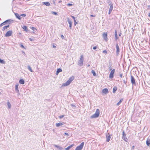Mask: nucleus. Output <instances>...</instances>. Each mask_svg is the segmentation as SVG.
Here are the masks:
<instances>
[{"label": "nucleus", "mask_w": 150, "mask_h": 150, "mask_svg": "<svg viewBox=\"0 0 150 150\" xmlns=\"http://www.w3.org/2000/svg\"><path fill=\"white\" fill-rule=\"evenodd\" d=\"M74 22V25H76V24L77 23L76 22Z\"/></svg>", "instance_id": "603ef678"}, {"label": "nucleus", "mask_w": 150, "mask_h": 150, "mask_svg": "<svg viewBox=\"0 0 150 150\" xmlns=\"http://www.w3.org/2000/svg\"><path fill=\"white\" fill-rule=\"evenodd\" d=\"M122 74H120V77L122 78Z\"/></svg>", "instance_id": "09e8293b"}, {"label": "nucleus", "mask_w": 150, "mask_h": 150, "mask_svg": "<svg viewBox=\"0 0 150 150\" xmlns=\"http://www.w3.org/2000/svg\"><path fill=\"white\" fill-rule=\"evenodd\" d=\"M52 14H53L55 15H57V13L56 12L53 11V12H52Z\"/></svg>", "instance_id": "c9c22d12"}, {"label": "nucleus", "mask_w": 150, "mask_h": 150, "mask_svg": "<svg viewBox=\"0 0 150 150\" xmlns=\"http://www.w3.org/2000/svg\"><path fill=\"white\" fill-rule=\"evenodd\" d=\"M134 146H133L132 147V149H134Z\"/></svg>", "instance_id": "3c124183"}, {"label": "nucleus", "mask_w": 150, "mask_h": 150, "mask_svg": "<svg viewBox=\"0 0 150 150\" xmlns=\"http://www.w3.org/2000/svg\"><path fill=\"white\" fill-rule=\"evenodd\" d=\"M62 71V70L60 68L58 69H57V71H56V74L57 75H58V73Z\"/></svg>", "instance_id": "f3484780"}, {"label": "nucleus", "mask_w": 150, "mask_h": 150, "mask_svg": "<svg viewBox=\"0 0 150 150\" xmlns=\"http://www.w3.org/2000/svg\"><path fill=\"white\" fill-rule=\"evenodd\" d=\"M18 85H16L15 86L16 90L18 91H19L18 89Z\"/></svg>", "instance_id": "473e14b6"}, {"label": "nucleus", "mask_w": 150, "mask_h": 150, "mask_svg": "<svg viewBox=\"0 0 150 150\" xmlns=\"http://www.w3.org/2000/svg\"><path fill=\"white\" fill-rule=\"evenodd\" d=\"M97 48V47L96 46H95L93 47V49L94 50H95Z\"/></svg>", "instance_id": "37998d69"}, {"label": "nucleus", "mask_w": 150, "mask_h": 150, "mask_svg": "<svg viewBox=\"0 0 150 150\" xmlns=\"http://www.w3.org/2000/svg\"><path fill=\"white\" fill-rule=\"evenodd\" d=\"M115 69H113L111 71L109 76V77L110 78L112 79L113 78L114 76V74L115 73Z\"/></svg>", "instance_id": "39448f33"}, {"label": "nucleus", "mask_w": 150, "mask_h": 150, "mask_svg": "<svg viewBox=\"0 0 150 150\" xmlns=\"http://www.w3.org/2000/svg\"><path fill=\"white\" fill-rule=\"evenodd\" d=\"M0 62L2 64H4L5 62L4 60L1 59H0Z\"/></svg>", "instance_id": "f704fd0d"}, {"label": "nucleus", "mask_w": 150, "mask_h": 150, "mask_svg": "<svg viewBox=\"0 0 150 150\" xmlns=\"http://www.w3.org/2000/svg\"><path fill=\"white\" fill-rule=\"evenodd\" d=\"M90 66V65L89 64H88V67Z\"/></svg>", "instance_id": "5fc2aeb1"}, {"label": "nucleus", "mask_w": 150, "mask_h": 150, "mask_svg": "<svg viewBox=\"0 0 150 150\" xmlns=\"http://www.w3.org/2000/svg\"><path fill=\"white\" fill-rule=\"evenodd\" d=\"M21 47L24 49H25V47L22 44L21 45Z\"/></svg>", "instance_id": "79ce46f5"}, {"label": "nucleus", "mask_w": 150, "mask_h": 150, "mask_svg": "<svg viewBox=\"0 0 150 150\" xmlns=\"http://www.w3.org/2000/svg\"><path fill=\"white\" fill-rule=\"evenodd\" d=\"M1 92H0V95H1Z\"/></svg>", "instance_id": "6e6d98bb"}, {"label": "nucleus", "mask_w": 150, "mask_h": 150, "mask_svg": "<svg viewBox=\"0 0 150 150\" xmlns=\"http://www.w3.org/2000/svg\"><path fill=\"white\" fill-rule=\"evenodd\" d=\"M91 17H95V15H91Z\"/></svg>", "instance_id": "49530a36"}, {"label": "nucleus", "mask_w": 150, "mask_h": 150, "mask_svg": "<svg viewBox=\"0 0 150 150\" xmlns=\"http://www.w3.org/2000/svg\"><path fill=\"white\" fill-rule=\"evenodd\" d=\"M29 39L30 41H32L34 40V37H32L31 38H30Z\"/></svg>", "instance_id": "bb28decb"}, {"label": "nucleus", "mask_w": 150, "mask_h": 150, "mask_svg": "<svg viewBox=\"0 0 150 150\" xmlns=\"http://www.w3.org/2000/svg\"><path fill=\"white\" fill-rule=\"evenodd\" d=\"M110 7L109 8V12H108L109 14H110L111 13V12L113 9V4H110Z\"/></svg>", "instance_id": "9d476101"}, {"label": "nucleus", "mask_w": 150, "mask_h": 150, "mask_svg": "<svg viewBox=\"0 0 150 150\" xmlns=\"http://www.w3.org/2000/svg\"><path fill=\"white\" fill-rule=\"evenodd\" d=\"M20 16L25 17L26 16V15L25 14H22L20 15Z\"/></svg>", "instance_id": "4c0bfd02"}, {"label": "nucleus", "mask_w": 150, "mask_h": 150, "mask_svg": "<svg viewBox=\"0 0 150 150\" xmlns=\"http://www.w3.org/2000/svg\"><path fill=\"white\" fill-rule=\"evenodd\" d=\"M100 114V111L99 109L96 110L95 114L92 115L91 117V118H95L98 117Z\"/></svg>", "instance_id": "f03ea898"}, {"label": "nucleus", "mask_w": 150, "mask_h": 150, "mask_svg": "<svg viewBox=\"0 0 150 150\" xmlns=\"http://www.w3.org/2000/svg\"><path fill=\"white\" fill-rule=\"evenodd\" d=\"M74 146V144H73L70 146H69L67 148H65V149L66 150H69L73 146Z\"/></svg>", "instance_id": "dca6fc26"}, {"label": "nucleus", "mask_w": 150, "mask_h": 150, "mask_svg": "<svg viewBox=\"0 0 150 150\" xmlns=\"http://www.w3.org/2000/svg\"><path fill=\"white\" fill-rule=\"evenodd\" d=\"M61 37L62 39H64V37L63 35H62Z\"/></svg>", "instance_id": "c03bdc74"}, {"label": "nucleus", "mask_w": 150, "mask_h": 150, "mask_svg": "<svg viewBox=\"0 0 150 150\" xmlns=\"http://www.w3.org/2000/svg\"><path fill=\"white\" fill-rule=\"evenodd\" d=\"M149 16L150 17V13H149Z\"/></svg>", "instance_id": "864d4df0"}, {"label": "nucleus", "mask_w": 150, "mask_h": 150, "mask_svg": "<svg viewBox=\"0 0 150 150\" xmlns=\"http://www.w3.org/2000/svg\"><path fill=\"white\" fill-rule=\"evenodd\" d=\"M84 142H82L80 145L77 146L75 150H81L84 146Z\"/></svg>", "instance_id": "20e7f679"}, {"label": "nucleus", "mask_w": 150, "mask_h": 150, "mask_svg": "<svg viewBox=\"0 0 150 150\" xmlns=\"http://www.w3.org/2000/svg\"><path fill=\"white\" fill-rule=\"evenodd\" d=\"M74 79V76H71L69 78V79L65 83H64L62 84V86H66L69 85Z\"/></svg>", "instance_id": "f257e3e1"}, {"label": "nucleus", "mask_w": 150, "mask_h": 150, "mask_svg": "<svg viewBox=\"0 0 150 150\" xmlns=\"http://www.w3.org/2000/svg\"><path fill=\"white\" fill-rule=\"evenodd\" d=\"M108 90L107 88H105L104 89H103L102 91V92L103 93L105 94H106L108 93Z\"/></svg>", "instance_id": "f8f14e48"}, {"label": "nucleus", "mask_w": 150, "mask_h": 150, "mask_svg": "<svg viewBox=\"0 0 150 150\" xmlns=\"http://www.w3.org/2000/svg\"><path fill=\"white\" fill-rule=\"evenodd\" d=\"M64 134H65L66 135H67V136L69 135V134L65 132L64 133Z\"/></svg>", "instance_id": "a18cd8bd"}, {"label": "nucleus", "mask_w": 150, "mask_h": 150, "mask_svg": "<svg viewBox=\"0 0 150 150\" xmlns=\"http://www.w3.org/2000/svg\"><path fill=\"white\" fill-rule=\"evenodd\" d=\"M63 125V124L61 122H59V123H56V125L57 127H59L60 126H62Z\"/></svg>", "instance_id": "6ab92c4d"}, {"label": "nucleus", "mask_w": 150, "mask_h": 150, "mask_svg": "<svg viewBox=\"0 0 150 150\" xmlns=\"http://www.w3.org/2000/svg\"><path fill=\"white\" fill-rule=\"evenodd\" d=\"M15 15L16 17L18 19L20 20L21 19V16L18 13H15Z\"/></svg>", "instance_id": "4468645a"}, {"label": "nucleus", "mask_w": 150, "mask_h": 150, "mask_svg": "<svg viewBox=\"0 0 150 150\" xmlns=\"http://www.w3.org/2000/svg\"><path fill=\"white\" fill-rule=\"evenodd\" d=\"M91 72L93 74V75L94 76H96V73H95V72L93 70H92L91 71Z\"/></svg>", "instance_id": "c85d7f7f"}, {"label": "nucleus", "mask_w": 150, "mask_h": 150, "mask_svg": "<svg viewBox=\"0 0 150 150\" xmlns=\"http://www.w3.org/2000/svg\"><path fill=\"white\" fill-rule=\"evenodd\" d=\"M83 56L82 55L81 56L80 59L78 62V65L81 66L83 65Z\"/></svg>", "instance_id": "7ed1b4c3"}, {"label": "nucleus", "mask_w": 150, "mask_h": 150, "mask_svg": "<svg viewBox=\"0 0 150 150\" xmlns=\"http://www.w3.org/2000/svg\"><path fill=\"white\" fill-rule=\"evenodd\" d=\"M131 81L132 84H135L136 83L135 79L134 77L132 76H131Z\"/></svg>", "instance_id": "1a4fd4ad"}, {"label": "nucleus", "mask_w": 150, "mask_h": 150, "mask_svg": "<svg viewBox=\"0 0 150 150\" xmlns=\"http://www.w3.org/2000/svg\"><path fill=\"white\" fill-rule=\"evenodd\" d=\"M71 26H72V24H69V28L70 29H71Z\"/></svg>", "instance_id": "de8ad7c7"}, {"label": "nucleus", "mask_w": 150, "mask_h": 150, "mask_svg": "<svg viewBox=\"0 0 150 150\" xmlns=\"http://www.w3.org/2000/svg\"><path fill=\"white\" fill-rule=\"evenodd\" d=\"M7 105L8 106V108L9 109L11 107V104L9 102H7Z\"/></svg>", "instance_id": "7c9ffc66"}, {"label": "nucleus", "mask_w": 150, "mask_h": 150, "mask_svg": "<svg viewBox=\"0 0 150 150\" xmlns=\"http://www.w3.org/2000/svg\"><path fill=\"white\" fill-rule=\"evenodd\" d=\"M44 4H45V5L47 6H50V4L48 2H43Z\"/></svg>", "instance_id": "aec40b11"}, {"label": "nucleus", "mask_w": 150, "mask_h": 150, "mask_svg": "<svg viewBox=\"0 0 150 150\" xmlns=\"http://www.w3.org/2000/svg\"><path fill=\"white\" fill-rule=\"evenodd\" d=\"M103 53L105 54H106L107 53V52L106 50H105L103 51Z\"/></svg>", "instance_id": "a19ab883"}, {"label": "nucleus", "mask_w": 150, "mask_h": 150, "mask_svg": "<svg viewBox=\"0 0 150 150\" xmlns=\"http://www.w3.org/2000/svg\"><path fill=\"white\" fill-rule=\"evenodd\" d=\"M117 87H114L113 88V92L114 93L117 90Z\"/></svg>", "instance_id": "393cba45"}, {"label": "nucleus", "mask_w": 150, "mask_h": 150, "mask_svg": "<svg viewBox=\"0 0 150 150\" xmlns=\"http://www.w3.org/2000/svg\"><path fill=\"white\" fill-rule=\"evenodd\" d=\"M54 146L60 150H61L62 149V147H60V146L58 145H54Z\"/></svg>", "instance_id": "b1692460"}, {"label": "nucleus", "mask_w": 150, "mask_h": 150, "mask_svg": "<svg viewBox=\"0 0 150 150\" xmlns=\"http://www.w3.org/2000/svg\"><path fill=\"white\" fill-rule=\"evenodd\" d=\"M115 38H116V40H117V33L116 31H115Z\"/></svg>", "instance_id": "2f4dec72"}, {"label": "nucleus", "mask_w": 150, "mask_h": 150, "mask_svg": "<svg viewBox=\"0 0 150 150\" xmlns=\"http://www.w3.org/2000/svg\"><path fill=\"white\" fill-rule=\"evenodd\" d=\"M67 21L69 24H71L72 23V21L69 18L67 19Z\"/></svg>", "instance_id": "a878e982"}, {"label": "nucleus", "mask_w": 150, "mask_h": 150, "mask_svg": "<svg viewBox=\"0 0 150 150\" xmlns=\"http://www.w3.org/2000/svg\"><path fill=\"white\" fill-rule=\"evenodd\" d=\"M64 117V115H63L60 116L59 117V118L60 119H61V118H63Z\"/></svg>", "instance_id": "e433bc0d"}, {"label": "nucleus", "mask_w": 150, "mask_h": 150, "mask_svg": "<svg viewBox=\"0 0 150 150\" xmlns=\"http://www.w3.org/2000/svg\"><path fill=\"white\" fill-rule=\"evenodd\" d=\"M6 21H4V22L3 23H1L0 24V26L1 27V26H3V25H5V24L6 23Z\"/></svg>", "instance_id": "c756f323"}, {"label": "nucleus", "mask_w": 150, "mask_h": 150, "mask_svg": "<svg viewBox=\"0 0 150 150\" xmlns=\"http://www.w3.org/2000/svg\"><path fill=\"white\" fill-rule=\"evenodd\" d=\"M53 47L54 48H56V46H55L54 45H53Z\"/></svg>", "instance_id": "8fccbe9b"}, {"label": "nucleus", "mask_w": 150, "mask_h": 150, "mask_svg": "<svg viewBox=\"0 0 150 150\" xmlns=\"http://www.w3.org/2000/svg\"><path fill=\"white\" fill-rule=\"evenodd\" d=\"M31 28L33 31L37 30V29L34 27H32Z\"/></svg>", "instance_id": "72a5a7b5"}, {"label": "nucleus", "mask_w": 150, "mask_h": 150, "mask_svg": "<svg viewBox=\"0 0 150 150\" xmlns=\"http://www.w3.org/2000/svg\"><path fill=\"white\" fill-rule=\"evenodd\" d=\"M12 31H8L6 33L5 36L6 37H9L11 36L12 35Z\"/></svg>", "instance_id": "6e6552de"}, {"label": "nucleus", "mask_w": 150, "mask_h": 150, "mask_svg": "<svg viewBox=\"0 0 150 150\" xmlns=\"http://www.w3.org/2000/svg\"><path fill=\"white\" fill-rule=\"evenodd\" d=\"M106 141L107 142H109L111 138L110 135L109 134H108V135H106Z\"/></svg>", "instance_id": "ddd939ff"}, {"label": "nucleus", "mask_w": 150, "mask_h": 150, "mask_svg": "<svg viewBox=\"0 0 150 150\" xmlns=\"http://www.w3.org/2000/svg\"><path fill=\"white\" fill-rule=\"evenodd\" d=\"M19 83L21 84H23L24 83V80L23 79H21L19 80Z\"/></svg>", "instance_id": "5701e85b"}, {"label": "nucleus", "mask_w": 150, "mask_h": 150, "mask_svg": "<svg viewBox=\"0 0 150 150\" xmlns=\"http://www.w3.org/2000/svg\"><path fill=\"white\" fill-rule=\"evenodd\" d=\"M116 53L118 54L120 52V49L118 45L117 44H116Z\"/></svg>", "instance_id": "9b49d317"}, {"label": "nucleus", "mask_w": 150, "mask_h": 150, "mask_svg": "<svg viewBox=\"0 0 150 150\" xmlns=\"http://www.w3.org/2000/svg\"><path fill=\"white\" fill-rule=\"evenodd\" d=\"M146 144L147 146H149L150 144V139H147L146 141Z\"/></svg>", "instance_id": "2eb2a0df"}, {"label": "nucleus", "mask_w": 150, "mask_h": 150, "mask_svg": "<svg viewBox=\"0 0 150 150\" xmlns=\"http://www.w3.org/2000/svg\"><path fill=\"white\" fill-rule=\"evenodd\" d=\"M122 138L123 139L125 142H127V139L126 137V134L125 133L123 132L122 133Z\"/></svg>", "instance_id": "423d86ee"}, {"label": "nucleus", "mask_w": 150, "mask_h": 150, "mask_svg": "<svg viewBox=\"0 0 150 150\" xmlns=\"http://www.w3.org/2000/svg\"><path fill=\"white\" fill-rule=\"evenodd\" d=\"M28 69L31 72H33L32 69L31 67L30 66H28Z\"/></svg>", "instance_id": "cd10ccee"}, {"label": "nucleus", "mask_w": 150, "mask_h": 150, "mask_svg": "<svg viewBox=\"0 0 150 150\" xmlns=\"http://www.w3.org/2000/svg\"><path fill=\"white\" fill-rule=\"evenodd\" d=\"M72 18L74 19V22H76V20L75 19V18L74 16H71Z\"/></svg>", "instance_id": "ea45409f"}, {"label": "nucleus", "mask_w": 150, "mask_h": 150, "mask_svg": "<svg viewBox=\"0 0 150 150\" xmlns=\"http://www.w3.org/2000/svg\"><path fill=\"white\" fill-rule=\"evenodd\" d=\"M67 5L68 6H72V4H67Z\"/></svg>", "instance_id": "58836bf2"}, {"label": "nucleus", "mask_w": 150, "mask_h": 150, "mask_svg": "<svg viewBox=\"0 0 150 150\" xmlns=\"http://www.w3.org/2000/svg\"><path fill=\"white\" fill-rule=\"evenodd\" d=\"M103 38L105 40L107 41L108 40L107 38V33H104L103 35Z\"/></svg>", "instance_id": "0eeeda50"}, {"label": "nucleus", "mask_w": 150, "mask_h": 150, "mask_svg": "<svg viewBox=\"0 0 150 150\" xmlns=\"http://www.w3.org/2000/svg\"><path fill=\"white\" fill-rule=\"evenodd\" d=\"M123 98L120 99V101L117 103V106L119 105L123 101Z\"/></svg>", "instance_id": "412c9836"}, {"label": "nucleus", "mask_w": 150, "mask_h": 150, "mask_svg": "<svg viewBox=\"0 0 150 150\" xmlns=\"http://www.w3.org/2000/svg\"><path fill=\"white\" fill-rule=\"evenodd\" d=\"M22 28H23V29H24L25 30V31L26 32L28 31V28L26 26L23 25L22 27Z\"/></svg>", "instance_id": "a211bd4d"}, {"label": "nucleus", "mask_w": 150, "mask_h": 150, "mask_svg": "<svg viewBox=\"0 0 150 150\" xmlns=\"http://www.w3.org/2000/svg\"><path fill=\"white\" fill-rule=\"evenodd\" d=\"M9 27V25L4 26L2 29V30L3 31H4L6 29L8 28Z\"/></svg>", "instance_id": "4be33fe9"}]
</instances>
